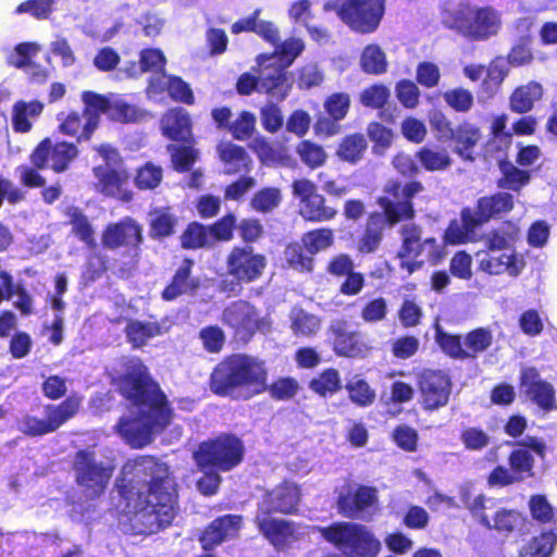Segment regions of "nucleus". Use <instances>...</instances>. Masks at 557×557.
Returning <instances> with one entry per match:
<instances>
[{
  "label": "nucleus",
  "mask_w": 557,
  "mask_h": 557,
  "mask_svg": "<svg viewBox=\"0 0 557 557\" xmlns=\"http://www.w3.org/2000/svg\"><path fill=\"white\" fill-rule=\"evenodd\" d=\"M119 494L122 511L134 516L146 531L169 525L176 515L174 482L168 466L152 456H138L122 468Z\"/></svg>",
  "instance_id": "obj_1"
},
{
  "label": "nucleus",
  "mask_w": 557,
  "mask_h": 557,
  "mask_svg": "<svg viewBox=\"0 0 557 557\" xmlns=\"http://www.w3.org/2000/svg\"><path fill=\"white\" fill-rule=\"evenodd\" d=\"M119 386L132 405L128 413L121 418L117 432L132 447H143L170 421L165 396L150 380L147 368L138 358L123 359Z\"/></svg>",
  "instance_id": "obj_2"
},
{
  "label": "nucleus",
  "mask_w": 557,
  "mask_h": 557,
  "mask_svg": "<svg viewBox=\"0 0 557 557\" xmlns=\"http://www.w3.org/2000/svg\"><path fill=\"white\" fill-rule=\"evenodd\" d=\"M267 386V371L259 359L236 354L220 362L211 374V389L221 396L248 399Z\"/></svg>",
  "instance_id": "obj_3"
},
{
  "label": "nucleus",
  "mask_w": 557,
  "mask_h": 557,
  "mask_svg": "<svg viewBox=\"0 0 557 557\" xmlns=\"http://www.w3.org/2000/svg\"><path fill=\"white\" fill-rule=\"evenodd\" d=\"M443 23L470 40L484 41L498 34L502 15L491 5L459 3L454 10L444 13Z\"/></svg>",
  "instance_id": "obj_4"
},
{
  "label": "nucleus",
  "mask_w": 557,
  "mask_h": 557,
  "mask_svg": "<svg viewBox=\"0 0 557 557\" xmlns=\"http://www.w3.org/2000/svg\"><path fill=\"white\" fill-rule=\"evenodd\" d=\"M321 536L345 555L376 557L381 542L362 524L336 522L327 528H317Z\"/></svg>",
  "instance_id": "obj_5"
},
{
  "label": "nucleus",
  "mask_w": 557,
  "mask_h": 557,
  "mask_svg": "<svg viewBox=\"0 0 557 557\" xmlns=\"http://www.w3.org/2000/svg\"><path fill=\"white\" fill-rule=\"evenodd\" d=\"M260 10H256L251 16L243 18L232 26V32L238 34L240 32L251 30L264 38L276 47L275 52L265 58H275L274 61H268L267 64L272 63V69H280L282 74L286 77L284 70L288 67L294 60L302 52L305 45L300 38L292 37L278 45V29L271 22L260 21L258 16Z\"/></svg>",
  "instance_id": "obj_6"
},
{
  "label": "nucleus",
  "mask_w": 557,
  "mask_h": 557,
  "mask_svg": "<svg viewBox=\"0 0 557 557\" xmlns=\"http://www.w3.org/2000/svg\"><path fill=\"white\" fill-rule=\"evenodd\" d=\"M462 500L483 527L500 534H510L523 524V517L519 511L500 507L494 498L478 495L470 499L468 495H465Z\"/></svg>",
  "instance_id": "obj_7"
},
{
  "label": "nucleus",
  "mask_w": 557,
  "mask_h": 557,
  "mask_svg": "<svg viewBox=\"0 0 557 557\" xmlns=\"http://www.w3.org/2000/svg\"><path fill=\"white\" fill-rule=\"evenodd\" d=\"M324 10H335L341 20L357 32L371 33L384 14V0H329Z\"/></svg>",
  "instance_id": "obj_8"
},
{
  "label": "nucleus",
  "mask_w": 557,
  "mask_h": 557,
  "mask_svg": "<svg viewBox=\"0 0 557 557\" xmlns=\"http://www.w3.org/2000/svg\"><path fill=\"white\" fill-rule=\"evenodd\" d=\"M82 405L77 396H70L59 405L44 407L42 416L25 414L17 421V429L29 436H41L57 431L73 418Z\"/></svg>",
  "instance_id": "obj_9"
},
{
  "label": "nucleus",
  "mask_w": 557,
  "mask_h": 557,
  "mask_svg": "<svg viewBox=\"0 0 557 557\" xmlns=\"http://www.w3.org/2000/svg\"><path fill=\"white\" fill-rule=\"evenodd\" d=\"M115 465L111 458L97 460L94 451L79 450L74 459L76 482L94 497L100 496L112 476Z\"/></svg>",
  "instance_id": "obj_10"
},
{
  "label": "nucleus",
  "mask_w": 557,
  "mask_h": 557,
  "mask_svg": "<svg viewBox=\"0 0 557 557\" xmlns=\"http://www.w3.org/2000/svg\"><path fill=\"white\" fill-rule=\"evenodd\" d=\"M242 442L233 435H221L200 444L195 459L200 469L213 467L227 471L236 467L243 459Z\"/></svg>",
  "instance_id": "obj_11"
},
{
  "label": "nucleus",
  "mask_w": 557,
  "mask_h": 557,
  "mask_svg": "<svg viewBox=\"0 0 557 557\" xmlns=\"http://www.w3.org/2000/svg\"><path fill=\"white\" fill-rule=\"evenodd\" d=\"M275 58H265L264 55L258 57V64L260 66L258 79L246 73L243 74L237 82V90L242 95H249L252 90L264 91L275 100H283L289 92L290 84L282 74L280 69H272L268 61H274Z\"/></svg>",
  "instance_id": "obj_12"
},
{
  "label": "nucleus",
  "mask_w": 557,
  "mask_h": 557,
  "mask_svg": "<svg viewBox=\"0 0 557 557\" xmlns=\"http://www.w3.org/2000/svg\"><path fill=\"white\" fill-rule=\"evenodd\" d=\"M377 490L372 486L345 483L338 490L337 510L349 519H371L377 508Z\"/></svg>",
  "instance_id": "obj_13"
},
{
  "label": "nucleus",
  "mask_w": 557,
  "mask_h": 557,
  "mask_svg": "<svg viewBox=\"0 0 557 557\" xmlns=\"http://www.w3.org/2000/svg\"><path fill=\"white\" fill-rule=\"evenodd\" d=\"M422 189L423 186L419 182H410L404 186L395 181L388 182L384 189L385 196L379 200L387 221L395 224L401 220L411 219L413 216L411 199Z\"/></svg>",
  "instance_id": "obj_14"
},
{
  "label": "nucleus",
  "mask_w": 557,
  "mask_h": 557,
  "mask_svg": "<svg viewBox=\"0 0 557 557\" xmlns=\"http://www.w3.org/2000/svg\"><path fill=\"white\" fill-rule=\"evenodd\" d=\"M267 267V259L249 246H234L226 257L227 273L236 280V285L257 281Z\"/></svg>",
  "instance_id": "obj_15"
},
{
  "label": "nucleus",
  "mask_w": 557,
  "mask_h": 557,
  "mask_svg": "<svg viewBox=\"0 0 557 557\" xmlns=\"http://www.w3.org/2000/svg\"><path fill=\"white\" fill-rule=\"evenodd\" d=\"M223 322L240 339L250 338L257 331H265L269 323L265 318L247 301H234L223 311Z\"/></svg>",
  "instance_id": "obj_16"
},
{
  "label": "nucleus",
  "mask_w": 557,
  "mask_h": 557,
  "mask_svg": "<svg viewBox=\"0 0 557 557\" xmlns=\"http://www.w3.org/2000/svg\"><path fill=\"white\" fill-rule=\"evenodd\" d=\"M293 194L299 199V213L305 220L322 222L335 216L336 210L324 205V197L318 193L311 181L296 180L293 183Z\"/></svg>",
  "instance_id": "obj_17"
},
{
  "label": "nucleus",
  "mask_w": 557,
  "mask_h": 557,
  "mask_svg": "<svg viewBox=\"0 0 557 557\" xmlns=\"http://www.w3.org/2000/svg\"><path fill=\"white\" fill-rule=\"evenodd\" d=\"M106 165L94 169L98 190L107 196H120L122 191L123 173L119 171L120 156L115 148L103 144L95 147Z\"/></svg>",
  "instance_id": "obj_18"
},
{
  "label": "nucleus",
  "mask_w": 557,
  "mask_h": 557,
  "mask_svg": "<svg viewBox=\"0 0 557 557\" xmlns=\"http://www.w3.org/2000/svg\"><path fill=\"white\" fill-rule=\"evenodd\" d=\"M82 100L85 106L94 108L98 120L101 113H106L113 121L123 123L135 122L141 116V112L135 106L127 103L119 95L104 97L92 91H85L82 95Z\"/></svg>",
  "instance_id": "obj_19"
},
{
  "label": "nucleus",
  "mask_w": 557,
  "mask_h": 557,
  "mask_svg": "<svg viewBox=\"0 0 557 557\" xmlns=\"http://www.w3.org/2000/svg\"><path fill=\"white\" fill-rule=\"evenodd\" d=\"M419 391L423 409L436 410L448 403L451 391L450 380L441 371H423L419 379Z\"/></svg>",
  "instance_id": "obj_20"
},
{
  "label": "nucleus",
  "mask_w": 557,
  "mask_h": 557,
  "mask_svg": "<svg viewBox=\"0 0 557 557\" xmlns=\"http://www.w3.org/2000/svg\"><path fill=\"white\" fill-rule=\"evenodd\" d=\"M78 150L74 144L65 141L52 145L50 139L42 140L32 153V162L41 169L50 166L55 172H63L77 157Z\"/></svg>",
  "instance_id": "obj_21"
},
{
  "label": "nucleus",
  "mask_w": 557,
  "mask_h": 557,
  "mask_svg": "<svg viewBox=\"0 0 557 557\" xmlns=\"http://www.w3.org/2000/svg\"><path fill=\"white\" fill-rule=\"evenodd\" d=\"M299 503L297 485L284 482L267 492L259 503L257 513L270 516L271 512L292 513Z\"/></svg>",
  "instance_id": "obj_22"
},
{
  "label": "nucleus",
  "mask_w": 557,
  "mask_h": 557,
  "mask_svg": "<svg viewBox=\"0 0 557 557\" xmlns=\"http://www.w3.org/2000/svg\"><path fill=\"white\" fill-rule=\"evenodd\" d=\"M479 268L491 275L508 274L518 276L524 269L525 262L522 256L515 250L499 252H479Z\"/></svg>",
  "instance_id": "obj_23"
},
{
  "label": "nucleus",
  "mask_w": 557,
  "mask_h": 557,
  "mask_svg": "<svg viewBox=\"0 0 557 557\" xmlns=\"http://www.w3.org/2000/svg\"><path fill=\"white\" fill-rule=\"evenodd\" d=\"M165 92L176 101L193 103V91L182 78L165 73L152 76L147 87L148 97L159 101Z\"/></svg>",
  "instance_id": "obj_24"
},
{
  "label": "nucleus",
  "mask_w": 557,
  "mask_h": 557,
  "mask_svg": "<svg viewBox=\"0 0 557 557\" xmlns=\"http://www.w3.org/2000/svg\"><path fill=\"white\" fill-rule=\"evenodd\" d=\"M58 121L60 132L76 137L78 141L88 140L98 126L97 112L89 106H85L82 113H60Z\"/></svg>",
  "instance_id": "obj_25"
},
{
  "label": "nucleus",
  "mask_w": 557,
  "mask_h": 557,
  "mask_svg": "<svg viewBox=\"0 0 557 557\" xmlns=\"http://www.w3.org/2000/svg\"><path fill=\"white\" fill-rule=\"evenodd\" d=\"M141 239V228L129 218H125L119 223L109 224L102 234V244L109 249L121 246L136 247Z\"/></svg>",
  "instance_id": "obj_26"
},
{
  "label": "nucleus",
  "mask_w": 557,
  "mask_h": 557,
  "mask_svg": "<svg viewBox=\"0 0 557 557\" xmlns=\"http://www.w3.org/2000/svg\"><path fill=\"white\" fill-rule=\"evenodd\" d=\"M242 528V516L225 515L212 521L203 532L200 542L203 549L210 550L224 541L238 535Z\"/></svg>",
  "instance_id": "obj_27"
},
{
  "label": "nucleus",
  "mask_w": 557,
  "mask_h": 557,
  "mask_svg": "<svg viewBox=\"0 0 557 557\" xmlns=\"http://www.w3.org/2000/svg\"><path fill=\"white\" fill-rule=\"evenodd\" d=\"M520 380L522 391L531 400L544 409L553 407L555 391L552 384L541 379L535 368H524Z\"/></svg>",
  "instance_id": "obj_28"
},
{
  "label": "nucleus",
  "mask_w": 557,
  "mask_h": 557,
  "mask_svg": "<svg viewBox=\"0 0 557 557\" xmlns=\"http://www.w3.org/2000/svg\"><path fill=\"white\" fill-rule=\"evenodd\" d=\"M403 245L397 258L399 265L409 274L420 268L419 252L422 246L421 230L416 224H406L401 228Z\"/></svg>",
  "instance_id": "obj_29"
},
{
  "label": "nucleus",
  "mask_w": 557,
  "mask_h": 557,
  "mask_svg": "<svg viewBox=\"0 0 557 557\" xmlns=\"http://www.w3.org/2000/svg\"><path fill=\"white\" fill-rule=\"evenodd\" d=\"M481 224L474 212L466 208L461 211V219L454 220L447 227L444 240L448 245H459L474 240L475 228Z\"/></svg>",
  "instance_id": "obj_30"
},
{
  "label": "nucleus",
  "mask_w": 557,
  "mask_h": 557,
  "mask_svg": "<svg viewBox=\"0 0 557 557\" xmlns=\"http://www.w3.org/2000/svg\"><path fill=\"white\" fill-rule=\"evenodd\" d=\"M256 522L262 534L276 547L284 546L294 537L293 524L284 519L257 513Z\"/></svg>",
  "instance_id": "obj_31"
},
{
  "label": "nucleus",
  "mask_w": 557,
  "mask_h": 557,
  "mask_svg": "<svg viewBox=\"0 0 557 557\" xmlns=\"http://www.w3.org/2000/svg\"><path fill=\"white\" fill-rule=\"evenodd\" d=\"M161 127L170 139L186 140L190 136L189 115L182 108L172 109L162 117Z\"/></svg>",
  "instance_id": "obj_32"
},
{
  "label": "nucleus",
  "mask_w": 557,
  "mask_h": 557,
  "mask_svg": "<svg viewBox=\"0 0 557 557\" xmlns=\"http://www.w3.org/2000/svg\"><path fill=\"white\" fill-rule=\"evenodd\" d=\"M542 96V85L536 82H530L515 89L510 97V109L517 113H527L533 109L534 103Z\"/></svg>",
  "instance_id": "obj_33"
},
{
  "label": "nucleus",
  "mask_w": 557,
  "mask_h": 557,
  "mask_svg": "<svg viewBox=\"0 0 557 557\" xmlns=\"http://www.w3.org/2000/svg\"><path fill=\"white\" fill-rule=\"evenodd\" d=\"M518 235L519 228L515 224L507 223L488 233L484 242L488 248V252L508 251L513 250Z\"/></svg>",
  "instance_id": "obj_34"
},
{
  "label": "nucleus",
  "mask_w": 557,
  "mask_h": 557,
  "mask_svg": "<svg viewBox=\"0 0 557 557\" xmlns=\"http://www.w3.org/2000/svg\"><path fill=\"white\" fill-rule=\"evenodd\" d=\"M513 206L512 196L508 193H498L491 197H483L478 201V211L474 212L481 223L495 214L508 212Z\"/></svg>",
  "instance_id": "obj_35"
},
{
  "label": "nucleus",
  "mask_w": 557,
  "mask_h": 557,
  "mask_svg": "<svg viewBox=\"0 0 557 557\" xmlns=\"http://www.w3.org/2000/svg\"><path fill=\"white\" fill-rule=\"evenodd\" d=\"M556 544L557 534L554 531L543 532L520 548L519 557H550Z\"/></svg>",
  "instance_id": "obj_36"
},
{
  "label": "nucleus",
  "mask_w": 557,
  "mask_h": 557,
  "mask_svg": "<svg viewBox=\"0 0 557 557\" xmlns=\"http://www.w3.org/2000/svg\"><path fill=\"white\" fill-rule=\"evenodd\" d=\"M191 262L186 260L178 268L172 283L163 290V299L173 300L180 295L187 294L197 288L198 283L190 277Z\"/></svg>",
  "instance_id": "obj_37"
},
{
  "label": "nucleus",
  "mask_w": 557,
  "mask_h": 557,
  "mask_svg": "<svg viewBox=\"0 0 557 557\" xmlns=\"http://www.w3.org/2000/svg\"><path fill=\"white\" fill-rule=\"evenodd\" d=\"M221 160L225 163L226 172L237 173L248 170L251 160L244 148L232 143L221 144L219 146Z\"/></svg>",
  "instance_id": "obj_38"
},
{
  "label": "nucleus",
  "mask_w": 557,
  "mask_h": 557,
  "mask_svg": "<svg viewBox=\"0 0 557 557\" xmlns=\"http://www.w3.org/2000/svg\"><path fill=\"white\" fill-rule=\"evenodd\" d=\"M508 72L509 63L504 58H496L490 63L486 77L482 83V94L485 98H492L499 90Z\"/></svg>",
  "instance_id": "obj_39"
},
{
  "label": "nucleus",
  "mask_w": 557,
  "mask_h": 557,
  "mask_svg": "<svg viewBox=\"0 0 557 557\" xmlns=\"http://www.w3.org/2000/svg\"><path fill=\"white\" fill-rule=\"evenodd\" d=\"M42 111V104L38 101H18L14 104L12 112L13 128L20 133L30 129V119L37 117Z\"/></svg>",
  "instance_id": "obj_40"
},
{
  "label": "nucleus",
  "mask_w": 557,
  "mask_h": 557,
  "mask_svg": "<svg viewBox=\"0 0 557 557\" xmlns=\"http://www.w3.org/2000/svg\"><path fill=\"white\" fill-rule=\"evenodd\" d=\"M128 342L136 348L144 346L149 339L161 333L160 325L157 322L131 321L126 329Z\"/></svg>",
  "instance_id": "obj_41"
},
{
  "label": "nucleus",
  "mask_w": 557,
  "mask_h": 557,
  "mask_svg": "<svg viewBox=\"0 0 557 557\" xmlns=\"http://www.w3.org/2000/svg\"><path fill=\"white\" fill-rule=\"evenodd\" d=\"M493 344V334L488 329L478 327L469 332L463 338L466 358H475L487 350Z\"/></svg>",
  "instance_id": "obj_42"
},
{
  "label": "nucleus",
  "mask_w": 557,
  "mask_h": 557,
  "mask_svg": "<svg viewBox=\"0 0 557 557\" xmlns=\"http://www.w3.org/2000/svg\"><path fill=\"white\" fill-rule=\"evenodd\" d=\"M66 216L72 225L73 233L88 246L95 244L94 230L85 214L77 207H69Z\"/></svg>",
  "instance_id": "obj_43"
},
{
  "label": "nucleus",
  "mask_w": 557,
  "mask_h": 557,
  "mask_svg": "<svg viewBox=\"0 0 557 557\" xmlns=\"http://www.w3.org/2000/svg\"><path fill=\"white\" fill-rule=\"evenodd\" d=\"M360 65L369 74L384 73L387 66L384 51L376 45L367 46L361 53Z\"/></svg>",
  "instance_id": "obj_44"
},
{
  "label": "nucleus",
  "mask_w": 557,
  "mask_h": 557,
  "mask_svg": "<svg viewBox=\"0 0 557 557\" xmlns=\"http://www.w3.org/2000/svg\"><path fill=\"white\" fill-rule=\"evenodd\" d=\"M334 350L342 356L359 357L363 355L366 346L357 333L338 332L334 339Z\"/></svg>",
  "instance_id": "obj_45"
},
{
  "label": "nucleus",
  "mask_w": 557,
  "mask_h": 557,
  "mask_svg": "<svg viewBox=\"0 0 557 557\" xmlns=\"http://www.w3.org/2000/svg\"><path fill=\"white\" fill-rule=\"evenodd\" d=\"M1 277L2 284L7 290V298L14 299V306L20 309L22 313H30L33 308L30 296L18 284H14L12 276L7 272L2 271Z\"/></svg>",
  "instance_id": "obj_46"
},
{
  "label": "nucleus",
  "mask_w": 557,
  "mask_h": 557,
  "mask_svg": "<svg viewBox=\"0 0 557 557\" xmlns=\"http://www.w3.org/2000/svg\"><path fill=\"white\" fill-rule=\"evenodd\" d=\"M165 57L159 49H145L140 52V70L135 64L132 66V71L128 76H135L139 72H153L154 75L164 73L163 69L165 65Z\"/></svg>",
  "instance_id": "obj_47"
},
{
  "label": "nucleus",
  "mask_w": 557,
  "mask_h": 557,
  "mask_svg": "<svg viewBox=\"0 0 557 557\" xmlns=\"http://www.w3.org/2000/svg\"><path fill=\"white\" fill-rule=\"evenodd\" d=\"M296 152L301 162L310 169L322 166L327 158L324 148L310 140H302L298 144Z\"/></svg>",
  "instance_id": "obj_48"
},
{
  "label": "nucleus",
  "mask_w": 557,
  "mask_h": 557,
  "mask_svg": "<svg viewBox=\"0 0 557 557\" xmlns=\"http://www.w3.org/2000/svg\"><path fill=\"white\" fill-rule=\"evenodd\" d=\"M367 148V141L362 135L355 134L347 136L339 144L337 156L347 162H357Z\"/></svg>",
  "instance_id": "obj_49"
},
{
  "label": "nucleus",
  "mask_w": 557,
  "mask_h": 557,
  "mask_svg": "<svg viewBox=\"0 0 557 557\" xmlns=\"http://www.w3.org/2000/svg\"><path fill=\"white\" fill-rule=\"evenodd\" d=\"M417 157L428 171H444L450 165V158L445 149L422 148Z\"/></svg>",
  "instance_id": "obj_50"
},
{
  "label": "nucleus",
  "mask_w": 557,
  "mask_h": 557,
  "mask_svg": "<svg viewBox=\"0 0 557 557\" xmlns=\"http://www.w3.org/2000/svg\"><path fill=\"white\" fill-rule=\"evenodd\" d=\"M456 141L457 152L465 159H472L471 149L479 139V131L476 127L465 124L455 131L450 137Z\"/></svg>",
  "instance_id": "obj_51"
},
{
  "label": "nucleus",
  "mask_w": 557,
  "mask_h": 557,
  "mask_svg": "<svg viewBox=\"0 0 557 557\" xmlns=\"http://www.w3.org/2000/svg\"><path fill=\"white\" fill-rule=\"evenodd\" d=\"M290 319L292 329L296 335L309 336L320 329L319 318L301 309H294Z\"/></svg>",
  "instance_id": "obj_52"
},
{
  "label": "nucleus",
  "mask_w": 557,
  "mask_h": 557,
  "mask_svg": "<svg viewBox=\"0 0 557 557\" xmlns=\"http://www.w3.org/2000/svg\"><path fill=\"white\" fill-rule=\"evenodd\" d=\"M334 240L333 232L329 228H320L306 233L301 243L310 255H315L329 248Z\"/></svg>",
  "instance_id": "obj_53"
},
{
  "label": "nucleus",
  "mask_w": 557,
  "mask_h": 557,
  "mask_svg": "<svg viewBox=\"0 0 557 557\" xmlns=\"http://www.w3.org/2000/svg\"><path fill=\"white\" fill-rule=\"evenodd\" d=\"M346 389L349 393V397L352 403L358 406L366 407L371 405L375 398V392L369 386V384L358 377H352L347 384Z\"/></svg>",
  "instance_id": "obj_54"
},
{
  "label": "nucleus",
  "mask_w": 557,
  "mask_h": 557,
  "mask_svg": "<svg viewBox=\"0 0 557 557\" xmlns=\"http://www.w3.org/2000/svg\"><path fill=\"white\" fill-rule=\"evenodd\" d=\"M312 391L321 396L332 395L342 387L337 370L327 369L310 382Z\"/></svg>",
  "instance_id": "obj_55"
},
{
  "label": "nucleus",
  "mask_w": 557,
  "mask_h": 557,
  "mask_svg": "<svg viewBox=\"0 0 557 557\" xmlns=\"http://www.w3.org/2000/svg\"><path fill=\"white\" fill-rule=\"evenodd\" d=\"M181 239L184 248L197 249L211 242V234L203 225L191 223L183 233Z\"/></svg>",
  "instance_id": "obj_56"
},
{
  "label": "nucleus",
  "mask_w": 557,
  "mask_h": 557,
  "mask_svg": "<svg viewBox=\"0 0 557 557\" xmlns=\"http://www.w3.org/2000/svg\"><path fill=\"white\" fill-rule=\"evenodd\" d=\"M435 337L444 352L453 358L467 359L463 341H461L460 336L447 334L437 327Z\"/></svg>",
  "instance_id": "obj_57"
},
{
  "label": "nucleus",
  "mask_w": 557,
  "mask_h": 557,
  "mask_svg": "<svg viewBox=\"0 0 557 557\" xmlns=\"http://www.w3.org/2000/svg\"><path fill=\"white\" fill-rule=\"evenodd\" d=\"M175 218L169 210L160 209L150 212V226L153 236L164 237L172 234Z\"/></svg>",
  "instance_id": "obj_58"
},
{
  "label": "nucleus",
  "mask_w": 557,
  "mask_h": 557,
  "mask_svg": "<svg viewBox=\"0 0 557 557\" xmlns=\"http://www.w3.org/2000/svg\"><path fill=\"white\" fill-rule=\"evenodd\" d=\"M443 98L457 112H468L473 106L472 92L461 87L445 91Z\"/></svg>",
  "instance_id": "obj_59"
},
{
  "label": "nucleus",
  "mask_w": 557,
  "mask_h": 557,
  "mask_svg": "<svg viewBox=\"0 0 557 557\" xmlns=\"http://www.w3.org/2000/svg\"><path fill=\"white\" fill-rule=\"evenodd\" d=\"M286 262L296 271L311 272L313 268V259L306 256L302 246L299 244L288 245L285 249Z\"/></svg>",
  "instance_id": "obj_60"
},
{
  "label": "nucleus",
  "mask_w": 557,
  "mask_h": 557,
  "mask_svg": "<svg viewBox=\"0 0 557 557\" xmlns=\"http://www.w3.org/2000/svg\"><path fill=\"white\" fill-rule=\"evenodd\" d=\"M281 191L277 188H263L258 191L251 200V206L260 212H269L281 202Z\"/></svg>",
  "instance_id": "obj_61"
},
{
  "label": "nucleus",
  "mask_w": 557,
  "mask_h": 557,
  "mask_svg": "<svg viewBox=\"0 0 557 557\" xmlns=\"http://www.w3.org/2000/svg\"><path fill=\"white\" fill-rule=\"evenodd\" d=\"M55 0H28L21 3L15 12L17 14L29 13L37 20H46L53 11Z\"/></svg>",
  "instance_id": "obj_62"
},
{
  "label": "nucleus",
  "mask_w": 557,
  "mask_h": 557,
  "mask_svg": "<svg viewBox=\"0 0 557 557\" xmlns=\"http://www.w3.org/2000/svg\"><path fill=\"white\" fill-rule=\"evenodd\" d=\"M172 162L176 170L187 171L196 161L198 152L189 146L170 145Z\"/></svg>",
  "instance_id": "obj_63"
},
{
  "label": "nucleus",
  "mask_w": 557,
  "mask_h": 557,
  "mask_svg": "<svg viewBox=\"0 0 557 557\" xmlns=\"http://www.w3.org/2000/svg\"><path fill=\"white\" fill-rule=\"evenodd\" d=\"M349 106L350 98L345 92H338L330 96L324 103L326 112L335 121H341L346 116Z\"/></svg>",
  "instance_id": "obj_64"
}]
</instances>
